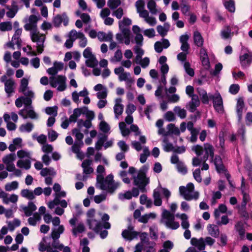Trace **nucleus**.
<instances>
[{
  "mask_svg": "<svg viewBox=\"0 0 252 252\" xmlns=\"http://www.w3.org/2000/svg\"><path fill=\"white\" fill-rule=\"evenodd\" d=\"M180 194L187 200H197L199 197V192L194 191V185L189 183L187 187L181 186L179 188Z\"/></svg>",
  "mask_w": 252,
  "mask_h": 252,
  "instance_id": "nucleus-3",
  "label": "nucleus"
},
{
  "mask_svg": "<svg viewBox=\"0 0 252 252\" xmlns=\"http://www.w3.org/2000/svg\"><path fill=\"white\" fill-rule=\"evenodd\" d=\"M112 174L108 175L104 179L103 175H97L96 178V187L107 192L112 193L120 185L119 182H115Z\"/></svg>",
  "mask_w": 252,
  "mask_h": 252,
  "instance_id": "nucleus-1",
  "label": "nucleus"
},
{
  "mask_svg": "<svg viewBox=\"0 0 252 252\" xmlns=\"http://www.w3.org/2000/svg\"><path fill=\"white\" fill-rule=\"evenodd\" d=\"M9 230L11 231H13L16 227L19 226L21 224V221L17 219H14L12 221H7Z\"/></svg>",
  "mask_w": 252,
  "mask_h": 252,
  "instance_id": "nucleus-46",
  "label": "nucleus"
},
{
  "mask_svg": "<svg viewBox=\"0 0 252 252\" xmlns=\"http://www.w3.org/2000/svg\"><path fill=\"white\" fill-rule=\"evenodd\" d=\"M92 161L90 159H86L82 163V167L83 168L84 173L86 174H91L94 171L93 168L91 167Z\"/></svg>",
  "mask_w": 252,
  "mask_h": 252,
  "instance_id": "nucleus-35",
  "label": "nucleus"
},
{
  "mask_svg": "<svg viewBox=\"0 0 252 252\" xmlns=\"http://www.w3.org/2000/svg\"><path fill=\"white\" fill-rule=\"evenodd\" d=\"M174 111L181 119H184L186 116V111L179 106L175 107Z\"/></svg>",
  "mask_w": 252,
  "mask_h": 252,
  "instance_id": "nucleus-60",
  "label": "nucleus"
},
{
  "mask_svg": "<svg viewBox=\"0 0 252 252\" xmlns=\"http://www.w3.org/2000/svg\"><path fill=\"white\" fill-rule=\"evenodd\" d=\"M88 111L87 107L77 108L73 110V114L69 117V122H75L81 114L85 113Z\"/></svg>",
  "mask_w": 252,
  "mask_h": 252,
  "instance_id": "nucleus-23",
  "label": "nucleus"
},
{
  "mask_svg": "<svg viewBox=\"0 0 252 252\" xmlns=\"http://www.w3.org/2000/svg\"><path fill=\"white\" fill-rule=\"evenodd\" d=\"M12 29V24L10 22H3L0 23V31L1 32L11 31Z\"/></svg>",
  "mask_w": 252,
  "mask_h": 252,
  "instance_id": "nucleus-59",
  "label": "nucleus"
},
{
  "mask_svg": "<svg viewBox=\"0 0 252 252\" xmlns=\"http://www.w3.org/2000/svg\"><path fill=\"white\" fill-rule=\"evenodd\" d=\"M15 82L11 79H8L5 82V91L6 93L10 94L12 93L15 88Z\"/></svg>",
  "mask_w": 252,
  "mask_h": 252,
  "instance_id": "nucleus-39",
  "label": "nucleus"
},
{
  "mask_svg": "<svg viewBox=\"0 0 252 252\" xmlns=\"http://www.w3.org/2000/svg\"><path fill=\"white\" fill-rule=\"evenodd\" d=\"M41 220V217L37 213H35L32 217H30L28 220L29 223L31 225L35 226Z\"/></svg>",
  "mask_w": 252,
  "mask_h": 252,
  "instance_id": "nucleus-43",
  "label": "nucleus"
},
{
  "mask_svg": "<svg viewBox=\"0 0 252 252\" xmlns=\"http://www.w3.org/2000/svg\"><path fill=\"white\" fill-rule=\"evenodd\" d=\"M207 230L210 235L215 238L218 237L220 230L217 225L214 224H209L207 226Z\"/></svg>",
  "mask_w": 252,
  "mask_h": 252,
  "instance_id": "nucleus-30",
  "label": "nucleus"
},
{
  "mask_svg": "<svg viewBox=\"0 0 252 252\" xmlns=\"http://www.w3.org/2000/svg\"><path fill=\"white\" fill-rule=\"evenodd\" d=\"M138 233L134 230L132 226H129L126 229L124 230L122 232L123 237L127 240H132L136 238Z\"/></svg>",
  "mask_w": 252,
  "mask_h": 252,
  "instance_id": "nucleus-18",
  "label": "nucleus"
},
{
  "mask_svg": "<svg viewBox=\"0 0 252 252\" xmlns=\"http://www.w3.org/2000/svg\"><path fill=\"white\" fill-rule=\"evenodd\" d=\"M240 62L243 67H248L252 62V52L243 48L242 55L240 56Z\"/></svg>",
  "mask_w": 252,
  "mask_h": 252,
  "instance_id": "nucleus-10",
  "label": "nucleus"
},
{
  "mask_svg": "<svg viewBox=\"0 0 252 252\" xmlns=\"http://www.w3.org/2000/svg\"><path fill=\"white\" fill-rule=\"evenodd\" d=\"M83 32H78L75 30H72L69 32L68 36L74 41L76 39H78L83 35Z\"/></svg>",
  "mask_w": 252,
  "mask_h": 252,
  "instance_id": "nucleus-54",
  "label": "nucleus"
},
{
  "mask_svg": "<svg viewBox=\"0 0 252 252\" xmlns=\"http://www.w3.org/2000/svg\"><path fill=\"white\" fill-rule=\"evenodd\" d=\"M227 211V207L224 204H220L214 211V216L216 219L219 218L220 213H224Z\"/></svg>",
  "mask_w": 252,
  "mask_h": 252,
  "instance_id": "nucleus-51",
  "label": "nucleus"
},
{
  "mask_svg": "<svg viewBox=\"0 0 252 252\" xmlns=\"http://www.w3.org/2000/svg\"><path fill=\"white\" fill-rule=\"evenodd\" d=\"M122 100L120 98H117L115 100V105L114 106V112L116 119H119L124 111V105L122 104Z\"/></svg>",
  "mask_w": 252,
  "mask_h": 252,
  "instance_id": "nucleus-19",
  "label": "nucleus"
},
{
  "mask_svg": "<svg viewBox=\"0 0 252 252\" xmlns=\"http://www.w3.org/2000/svg\"><path fill=\"white\" fill-rule=\"evenodd\" d=\"M30 37L32 41L36 43L37 53L41 54L44 51L46 35L40 33L37 30H34L30 32Z\"/></svg>",
  "mask_w": 252,
  "mask_h": 252,
  "instance_id": "nucleus-4",
  "label": "nucleus"
},
{
  "mask_svg": "<svg viewBox=\"0 0 252 252\" xmlns=\"http://www.w3.org/2000/svg\"><path fill=\"white\" fill-rule=\"evenodd\" d=\"M162 194L167 200L171 195L170 191L166 188H162L161 186L158 187L154 191L153 197L154 204L157 206H160L162 204V199L160 197Z\"/></svg>",
  "mask_w": 252,
  "mask_h": 252,
  "instance_id": "nucleus-6",
  "label": "nucleus"
},
{
  "mask_svg": "<svg viewBox=\"0 0 252 252\" xmlns=\"http://www.w3.org/2000/svg\"><path fill=\"white\" fill-rule=\"evenodd\" d=\"M38 20L37 17L34 15H31L28 19H25L24 29L26 31L32 32L37 30V23Z\"/></svg>",
  "mask_w": 252,
  "mask_h": 252,
  "instance_id": "nucleus-13",
  "label": "nucleus"
},
{
  "mask_svg": "<svg viewBox=\"0 0 252 252\" xmlns=\"http://www.w3.org/2000/svg\"><path fill=\"white\" fill-rule=\"evenodd\" d=\"M22 29L18 28L15 30L14 34L12 37V42H14L18 46L21 44L20 36L22 34Z\"/></svg>",
  "mask_w": 252,
  "mask_h": 252,
  "instance_id": "nucleus-41",
  "label": "nucleus"
},
{
  "mask_svg": "<svg viewBox=\"0 0 252 252\" xmlns=\"http://www.w3.org/2000/svg\"><path fill=\"white\" fill-rule=\"evenodd\" d=\"M83 145L82 141L76 142L72 146L71 149L73 152L77 155L78 158L82 159L84 158V155L82 153L80 152V147Z\"/></svg>",
  "mask_w": 252,
  "mask_h": 252,
  "instance_id": "nucleus-31",
  "label": "nucleus"
},
{
  "mask_svg": "<svg viewBox=\"0 0 252 252\" xmlns=\"http://www.w3.org/2000/svg\"><path fill=\"white\" fill-rule=\"evenodd\" d=\"M18 113L24 119L28 118L32 119H37L38 118V115L34 111L32 106L24 107V109L20 110Z\"/></svg>",
  "mask_w": 252,
  "mask_h": 252,
  "instance_id": "nucleus-14",
  "label": "nucleus"
},
{
  "mask_svg": "<svg viewBox=\"0 0 252 252\" xmlns=\"http://www.w3.org/2000/svg\"><path fill=\"white\" fill-rule=\"evenodd\" d=\"M20 194L22 197L29 200H32L35 198L33 191L28 189H22Z\"/></svg>",
  "mask_w": 252,
  "mask_h": 252,
  "instance_id": "nucleus-47",
  "label": "nucleus"
},
{
  "mask_svg": "<svg viewBox=\"0 0 252 252\" xmlns=\"http://www.w3.org/2000/svg\"><path fill=\"white\" fill-rule=\"evenodd\" d=\"M17 166L21 168H24L26 170L31 168V161L29 159L19 160L17 163Z\"/></svg>",
  "mask_w": 252,
  "mask_h": 252,
  "instance_id": "nucleus-48",
  "label": "nucleus"
},
{
  "mask_svg": "<svg viewBox=\"0 0 252 252\" xmlns=\"http://www.w3.org/2000/svg\"><path fill=\"white\" fill-rule=\"evenodd\" d=\"M97 37L100 41H109L112 40L113 34L111 32L106 33L103 32H99Z\"/></svg>",
  "mask_w": 252,
  "mask_h": 252,
  "instance_id": "nucleus-32",
  "label": "nucleus"
},
{
  "mask_svg": "<svg viewBox=\"0 0 252 252\" xmlns=\"http://www.w3.org/2000/svg\"><path fill=\"white\" fill-rule=\"evenodd\" d=\"M142 45H135L133 48L134 53L136 54V56L135 59L136 63H138V61L141 59L142 56L144 55V51L141 48Z\"/></svg>",
  "mask_w": 252,
  "mask_h": 252,
  "instance_id": "nucleus-42",
  "label": "nucleus"
},
{
  "mask_svg": "<svg viewBox=\"0 0 252 252\" xmlns=\"http://www.w3.org/2000/svg\"><path fill=\"white\" fill-rule=\"evenodd\" d=\"M163 246V248L159 252H169L173 248V244L171 242L167 241L164 243Z\"/></svg>",
  "mask_w": 252,
  "mask_h": 252,
  "instance_id": "nucleus-64",
  "label": "nucleus"
},
{
  "mask_svg": "<svg viewBox=\"0 0 252 252\" xmlns=\"http://www.w3.org/2000/svg\"><path fill=\"white\" fill-rule=\"evenodd\" d=\"M170 28V25L165 23L163 26H158L157 27V30L158 33L162 37L167 34V32L169 31Z\"/></svg>",
  "mask_w": 252,
  "mask_h": 252,
  "instance_id": "nucleus-38",
  "label": "nucleus"
},
{
  "mask_svg": "<svg viewBox=\"0 0 252 252\" xmlns=\"http://www.w3.org/2000/svg\"><path fill=\"white\" fill-rule=\"evenodd\" d=\"M119 128L123 136H127L130 133V130L126 127L125 122H122L119 123Z\"/></svg>",
  "mask_w": 252,
  "mask_h": 252,
  "instance_id": "nucleus-55",
  "label": "nucleus"
},
{
  "mask_svg": "<svg viewBox=\"0 0 252 252\" xmlns=\"http://www.w3.org/2000/svg\"><path fill=\"white\" fill-rule=\"evenodd\" d=\"M66 78L63 75L52 76L49 78V83L53 88L57 87L58 91L63 92L66 89Z\"/></svg>",
  "mask_w": 252,
  "mask_h": 252,
  "instance_id": "nucleus-5",
  "label": "nucleus"
},
{
  "mask_svg": "<svg viewBox=\"0 0 252 252\" xmlns=\"http://www.w3.org/2000/svg\"><path fill=\"white\" fill-rule=\"evenodd\" d=\"M121 33L116 34V39L120 43L124 42L126 45H128L130 42V31L128 29H120Z\"/></svg>",
  "mask_w": 252,
  "mask_h": 252,
  "instance_id": "nucleus-15",
  "label": "nucleus"
},
{
  "mask_svg": "<svg viewBox=\"0 0 252 252\" xmlns=\"http://www.w3.org/2000/svg\"><path fill=\"white\" fill-rule=\"evenodd\" d=\"M133 179L134 185L141 189H143L149 182L148 179L146 178L145 173L142 171H139L136 177L133 176Z\"/></svg>",
  "mask_w": 252,
  "mask_h": 252,
  "instance_id": "nucleus-12",
  "label": "nucleus"
},
{
  "mask_svg": "<svg viewBox=\"0 0 252 252\" xmlns=\"http://www.w3.org/2000/svg\"><path fill=\"white\" fill-rule=\"evenodd\" d=\"M171 162L173 164H176L177 169L179 173L185 175L187 173V168L185 164L179 160L177 155H173L171 158Z\"/></svg>",
  "mask_w": 252,
  "mask_h": 252,
  "instance_id": "nucleus-17",
  "label": "nucleus"
},
{
  "mask_svg": "<svg viewBox=\"0 0 252 252\" xmlns=\"http://www.w3.org/2000/svg\"><path fill=\"white\" fill-rule=\"evenodd\" d=\"M16 159V156L14 154H10L3 157L2 160L6 165V170L9 172H12L15 169V165L13 161Z\"/></svg>",
  "mask_w": 252,
  "mask_h": 252,
  "instance_id": "nucleus-16",
  "label": "nucleus"
},
{
  "mask_svg": "<svg viewBox=\"0 0 252 252\" xmlns=\"http://www.w3.org/2000/svg\"><path fill=\"white\" fill-rule=\"evenodd\" d=\"M85 230L84 225L82 223H78L76 226H74L72 230V232L75 236H77L78 233L83 232Z\"/></svg>",
  "mask_w": 252,
  "mask_h": 252,
  "instance_id": "nucleus-53",
  "label": "nucleus"
},
{
  "mask_svg": "<svg viewBox=\"0 0 252 252\" xmlns=\"http://www.w3.org/2000/svg\"><path fill=\"white\" fill-rule=\"evenodd\" d=\"M225 8L230 12H234L235 10V3L232 0H229L224 3Z\"/></svg>",
  "mask_w": 252,
  "mask_h": 252,
  "instance_id": "nucleus-63",
  "label": "nucleus"
},
{
  "mask_svg": "<svg viewBox=\"0 0 252 252\" xmlns=\"http://www.w3.org/2000/svg\"><path fill=\"white\" fill-rule=\"evenodd\" d=\"M94 210H90L88 212V223L90 229L98 232L102 228L101 223L95 220L94 218Z\"/></svg>",
  "mask_w": 252,
  "mask_h": 252,
  "instance_id": "nucleus-9",
  "label": "nucleus"
},
{
  "mask_svg": "<svg viewBox=\"0 0 252 252\" xmlns=\"http://www.w3.org/2000/svg\"><path fill=\"white\" fill-rule=\"evenodd\" d=\"M45 111L47 114L55 117L58 114V107L56 106L47 107L46 108Z\"/></svg>",
  "mask_w": 252,
  "mask_h": 252,
  "instance_id": "nucleus-61",
  "label": "nucleus"
},
{
  "mask_svg": "<svg viewBox=\"0 0 252 252\" xmlns=\"http://www.w3.org/2000/svg\"><path fill=\"white\" fill-rule=\"evenodd\" d=\"M176 217L181 220V226L183 228L186 229L189 226V223L188 221V216L186 214L177 213Z\"/></svg>",
  "mask_w": 252,
  "mask_h": 252,
  "instance_id": "nucleus-33",
  "label": "nucleus"
},
{
  "mask_svg": "<svg viewBox=\"0 0 252 252\" xmlns=\"http://www.w3.org/2000/svg\"><path fill=\"white\" fill-rule=\"evenodd\" d=\"M193 40L195 44L198 47H202L203 44V39L201 34L198 32L195 31L193 33Z\"/></svg>",
  "mask_w": 252,
  "mask_h": 252,
  "instance_id": "nucleus-40",
  "label": "nucleus"
},
{
  "mask_svg": "<svg viewBox=\"0 0 252 252\" xmlns=\"http://www.w3.org/2000/svg\"><path fill=\"white\" fill-rule=\"evenodd\" d=\"M35 205L32 202L28 203V206L23 208V211L26 216H31L33 212L36 210Z\"/></svg>",
  "mask_w": 252,
  "mask_h": 252,
  "instance_id": "nucleus-36",
  "label": "nucleus"
},
{
  "mask_svg": "<svg viewBox=\"0 0 252 252\" xmlns=\"http://www.w3.org/2000/svg\"><path fill=\"white\" fill-rule=\"evenodd\" d=\"M169 135L174 134L179 135L180 133V129L178 127H176L173 124H169L167 126Z\"/></svg>",
  "mask_w": 252,
  "mask_h": 252,
  "instance_id": "nucleus-49",
  "label": "nucleus"
},
{
  "mask_svg": "<svg viewBox=\"0 0 252 252\" xmlns=\"http://www.w3.org/2000/svg\"><path fill=\"white\" fill-rule=\"evenodd\" d=\"M147 7L152 14H156L158 12L156 8V3L153 0H150L147 3Z\"/></svg>",
  "mask_w": 252,
  "mask_h": 252,
  "instance_id": "nucleus-58",
  "label": "nucleus"
},
{
  "mask_svg": "<svg viewBox=\"0 0 252 252\" xmlns=\"http://www.w3.org/2000/svg\"><path fill=\"white\" fill-rule=\"evenodd\" d=\"M244 107V99L242 97L239 98L236 105V112L239 122H240L242 120Z\"/></svg>",
  "mask_w": 252,
  "mask_h": 252,
  "instance_id": "nucleus-27",
  "label": "nucleus"
},
{
  "mask_svg": "<svg viewBox=\"0 0 252 252\" xmlns=\"http://www.w3.org/2000/svg\"><path fill=\"white\" fill-rule=\"evenodd\" d=\"M19 183L17 181H12L5 185L4 189L6 191H10L18 189Z\"/></svg>",
  "mask_w": 252,
  "mask_h": 252,
  "instance_id": "nucleus-50",
  "label": "nucleus"
},
{
  "mask_svg": "<svg viewBox=\"0 0 252 252\" xmlns=\"http://www.w3.org/2000/svg\"><path fill=\"white\" fill-rule=\"evenodd\" d=\"M2 199L3 203L5 204H8L9 203H16L18 201V196L15 194L9 195L5 192Z\"/></svg>",
  "mask_w": 252,
  "mask_h": 252,
  "instance_id": "nucleus-29",
  "label": "nucleus"
},
{
  "mask_svg": "<svg viewBox=\"0 0 252 252\" xmlns=\"http://www.w3.org/2000/svg\"><path fill=\"white\" fill-rule=\"evenodd\" d=\"M191 243L192 245L197 247L199 250H203L205 249V243L204 239L202 238H201L199 239L192 238L191 240Z\"/></svg>",
  "mask_w": 252,
  "mask_h": 252,
  "instance_id": "nucleus-37",
  "label": "nucleus"
},
{
  "mask_svg": "<svg viewBox=\"0 0 252 252\" xmlns=\"http://www.w3.org/2000/svg\"><path fill=\"white\" fill-rule=\"evenodd\" d=\"M119 128L123 136H127L130 133V130L126 127L125 122H122L119 123Z\"/></svg>",
  "mask_w": 252,
  "mask_h": 252,
  "instance_id": "nucleus-56",
  "label": "nucleus"
},
{
  "mask_svg": "<svg viewBox=\"0 0 252 252\" xmlns=\"http://www.w3.org/2000/svg\"><path fill=\"white\" fill-rule=\"evenodd\" d=\"M214 162L216 166V169L219 172H221L224 170V167L222 164V160L220 157H216Z\"/></svg>",
  "mask_w": 252,
  "mask_h": 252,
  "instance_id": "nucleus-45",
  "label": "nucleus"
},
{
  "mask_svg": "<svg viewBox=\"0 0 252 252\" xmlns=\"http://www.w3.org/2000/svg\"><path fill=\"white\" fill-rule=\"evenodd\" d=\"M200 58L204 68L209 69L210 67V62L206 50L204 48H201L200 50Z\"/></svg>",
  "mask_w": 252,
  "mask_h": 252,
  "instance_id": "nucleus-24",
  "label": "nucleus"
},
{
  "mask_svg": "<svg viewBox=\"0 0 252 252\" xmlns=\"http://www.w3.org/2000/svg\"><path fill=\"white\" fill-rule=\"evenodd\" d=\"M68 18L67 15L63 13L62 15H57L53 20V24L55 27H58L63 22V25L66 26L68 23Z\"/></svg>",
  "mask_w": 252,
  "mask_h": 252,
  "instance_id": "nucleus-21",
  "label": "nucleus"
},
{
  "mask_svg": "<svg viewBox=\"0 0 252 252\" xmlns=\"http://www.w3.org/2000/svg\"><path fill=\"white\" fill-rule=\"evenodd\" d=\"M150 152L148 147L144 146L143 147V153L140 155V161L143 163L146 162L147 158L150 156Z\"/></svg>",
  "mask_w": 252,
  "mask_h": 252,
  "instance_id": "nucleus-44",
  "label": "nucleus"
},
{
  "mask_svg": "<svg viewBox=\"0 0 252 252\" xmlns=\"http://www.w3.org/2000/svg\"><path fill=\"white\" fill-rule=\"evenodd\" d=\"M114 73L118 76L119 80L120 81H126L128 80L130 76V73L125 71L124 68L122 66L115 68Z\"/></svg>",
  "mask_w": 252,
  "mask_h": 252,
  "instance_id": "nucleus-20",
  "label": "nucleus"
},
{
  "mask_svg": "<svg viewBox=\"0 0 252 252\" xmlns=\"http://www.w3.org/2000/svg\"><path fill=\"white\" fill-rule=\"evenodd\" d=\"M199 104L200 102L198 96L196 95H192L191 100L189 103V110L191 112L195 111Z\"/></svg>",
  "mask_w": 252,
  "mask_h": 252,
  "instance_id": "nucleus-34",
  "label": "nucleus"
},
{
  "mask_svg": "<svg viewBox=\"0 0 252 252\" xmlns=\"http://www.w3.org/2000/svg\"><path fill=\"white\" fill-rule=\"evenodd\" d=\"M161 221L167 228L172 229H176L180 226L179 223L175 221L174 214L165 209H162Z\"/></svg>",
  "mask_w": 252,
  "mask_h": 252,
  "instance_id": "nucleus-2",
  "label": "nucleus"
},
{
  "mask_svg": "<svg viewBox=\"0 0 252 252\" xmlns=\"http://www.w3.org/2000/svg\"><path fill=\"white\" fill-rule=\"evenodd\" d=\"M235 228L241 238H243L245 235V229L243 226V223L242 222H238L235 225Z\"/></svg>",
  "mask_w": 252,
  "mask_h": 252,
  "instance_id": "nucleus-62",
  "label": "nucleus"
},
{
  "mask_svg": "<svg viewBox=\"0 0 252 252\" xmlns=\"http://www.w3.org/2000/svg\"><path fill=\"white\" fill-rule=\"evenodd\" d=\"M83 56L86 59L85 64L89 67H95L98 64V61L95 56L93 53L91 47H87L83 52Z\"/></svg>",
  "mask_w": 252,
  "mask_h": 252,
  "instance_id": "nucleus-8",
  "label": "nucleus"
},
{
  "mask_svg": "<svg viewBox=\"0 0 252 252\" xmlns=\"http://www.w3.org/2000/svg\"><path fill=\"white\" fill-rule=\"evenodd\" d=\"M237 30L238 29L236 27H226L221 32V37L223 39H227L231 37L234 32Z\"/></svg>",
  "mask_w": 252,
  "mask_h": 252,
  "instance_id": "nucleus-25",
  "label": "nucleus"
},
{
  "mask_svg": "<svg viewBox=\"0 0 252 252\" xmlns=\"http://www.w3.org/2000/svg\"><path fill=\"white\" fill-rule=\"evenodd\" d=\"M135 6L136 7L137 12L139 13V16L143 11H148L144 9L145 3L142 0H139L135 3Z\"/></svg>",
  "mask_w": 252,
  "mask_h": 252,
  "instance_id": "nucleus-52",
  "label": "nucleus"
},
{
  "mask_svg": "<svg viewBox=\"0 0 252 252\" xmlns=\"http://www.w3.org/2000/svg\"><path fill=\"white\" fill-rule=\"evenodd\" d=\"M192 150L193 151L197 156L202 155L203 152L204 151L205 154L203 158L204 162L208 159L209 156H211L212 158L214 156L213 148L211 145L207 143L205 144L203 147L198 145H195L192 148Z\"/></svg>",
  "mask_w": 252,
  "mask_h": 252,
  "instance_id": "nucleus-7",
  "label": "nucleus"
},
{
  "mask_svg": "<svg viewBox=\"0 0 252 252\" xmlns=\"http://www.w3.org/2000/svg\"><path fill=\"white\" fill-rule=\"evenodd\" d=\"M33 127V125L31 123H28L26 124H23L19 127V130L22 132H30Z\"/></svg>",
  "mask_w": 252,
  "mask_h": 252,
  "instance_id": "nucleus-57",
  "label": "nucleus"
},
{
  "mask_svg": "<svg viewBox=\"0 0 252 252\" xmlns=\"http://www.w3.org/2000/svg\"><path fill=\"white\" fill-rule=\"evenodd\" d=\"M140 17L144 19V20L150 26H154L157 24L156 19L152 16H149L148 11H143L141 14Z\"/></svg>",
  "mask_w": 252,
  "mask_h": 252,
  "instance_id": "nucleus-26",
  "label": "nucleus"
},
{
  "mask_svg": "<svg viewBox=\"0 0 252 252\" xmlns=\"http://www.w3.org/2000/svg\"><path fill=\"white\" fill-rule=\"evenodd\" d=\"M210 99L213 101V106L215 110L220 113H221L223 111L222 99L220 94L219 93H216L214 95L209 94Z\"/></svg>",
  "mask_w": 252,
  "mask_h": 252,
  "instance_id": "nucleus-11",
  "label": "nucleus"
},
{
  "mask_svg": "<svg viewBox=\"0 0 252 252\" xmlns=\"http://www.w3.org/2000/svg\"><path fill=\"white\" fill-rule=\"evenodd\" d=\"M54 196L55 198L54 200L49 202L48 204V207L51 209L55 208V207L57 205L60 198L66 196V192L64 191L60 190L57 193H55Z\"/></svg>",
  "mask_w": 252,
  "mask_h": 252,
  "instance_id": "nucleus-22",
  "label": "nucleus"
},
{
  "mask_svg": "<svg viewBox=\"0 0 252 252\" xmlns=\"http://www.w3.org/2000/svg\"><path fill=\"white\" fill-rule=\"evenodd\" d=\"M64 227L63 225H59L57 227L53 228L51 233V236L53 239H59L61 235L63 233Z\"/></svg>",
  "mask_w": 252,
  "mask_h": 252,
  "instance_id": "nucleus-28",
  "label": "nucleus"
}]
</instances>
